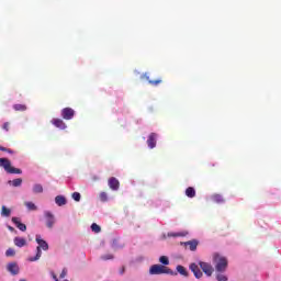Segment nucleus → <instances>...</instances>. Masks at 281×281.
<instances>
[{"label": "nucleus", "mask_w": 281, "mask_h": 281, "mask_svg": "<svg viewBox=\"0 0 281 281\" xmlns=\"http://www.w3.org/2000/svg\"><path fill=\"white\" fill-rule=\"evenodd\" d=\"M10 214H12V211H10V209L2 206L1 207V216H10Z\"/></svg>", "instance_id": "obj_25"}, {"label": "nucleus", "mask_w": 281, "mask_h": 281, "mask_svg": "<svg viewBox=\"0 0 281 281\" xmlns=\"http://www.w3.org/2000/svg\"><path fill=\"white\" fill-rule=\"evenodd\" d=\"M150 276H161L164 273L168 276H177V272L172 271V269L161 266V265H154L149 269Z\"/></svg>", "instance_id": "obj_2"}, {"label": "nucleus", "mask_w": 281, "mask_h": 281, "mask_svg": "<svg viewBox=\"0 0 281 281\" xmlns=\"http://www.w3.org/2000/svg\"><path fill=\"white\" fill-rule=\"evenodd\" d=\"M13 243L15 247H25V245H27V240L23 237H15Z\"/></svg>", "instance_id": "obj_15"}, {"label": "nucleus", "mask_w": 281, "mask_h": 281, "mask_svg": "<svg viewBox=\"0 0 281 281\" xmlns=\"http://www.w3.org/2000/svg\"><path fill=\"white\" fill-rule=\"evenodd\" d=\"M212 200L214 201V203H225V199H223V195L221 194H214L212 196Z\"/></svg>", "instance_id": "obj_22"}, {"label": "nucleus", "mask_w": 281, "mask_h": 281, "mask_svg": "<svg viewBox=\"0 0 281 281\" xmlns=\"http://www.w3.org/2000/svg\"><path fill=\"white\" fill-rule=\"evenodd\" d=\"M216 280L217 281H227V277L225 274H217Z\"/></svg>", "instance_id": "obj_31"}, {"label": "nucleus", "mask_w": 281, "mask_h": 281, "mask_svg": "<svg viewBox=\"0 0 281 281\" xmlns=\"http://www.w3.org/2000/svg\"><path fill=\"white\" fill-rule=\"evenodd\" d=\"M103 260H113V255H108L102 257Z\"/></svg>", "instance_id": "obj_34"}, {"label": "nucleus", "mask_w": 281, "mask_h": 281, "mask_svg": "<svg viewBox=\"0 0 281 281\" xmlns=\"http://www.w3.org/2000/svg\"><path fill=\"white\" fill-rule=\"evenodd\" d=\"M44 216L46 218V227H48V229H53L54 225H56V217L49 211H46Z\"/></svg>", "instance_id": "obj_5"}, {"label": "nucleus", "mask_w": 281, "mask_h": 281, "mask_svg": "<svg viewBox=\"0 0 281 281\" xmlns=\"http://www.w3.org/2000/svg\"><path fill=\"white\" fill-rule=\"evenodd\" d=\"M148 148H155L157 146V133H150L147 138Z\"/></svg>", "instance_id": "obj_12"}, {"label": "nucleus", "mask_w": 281, "mask_h": 281, "mask_svg": "<svg viewBox=\"0 0 281 281\" xmlns=\"http://www.w3.org/2000/svg\"><path fill=\"white\" fill-rule=\"evenodd\" d=\"M50 124H53V126L59 128L60 131H65V128H67V124L61 119H53L50 121Z\"/></svg>", "instance_id": "obj_9"}, {"label": "nucleus", "mask_w": 281, "mask_h": 281, "mask_svg": "<svg viewBox=\"0 0 281 281\" xmlns=\"http://www.w3.org/2000/svg\"><path fill=\"white\" fill-rule=\"evenodd\" d=\"M144 78H146V80H148V82L151 85V87H157V86L161 85V79L150 80V77H148L147 75H144Z\"/></svg>", "instance_id": "obj_20"}, {"label": "nucleus", "mask_w": 281, "mask_h": 281, "mask_svg": "<svg viewBox=\"0 0 281 281\" xmlns=\"http://www.w3.org/2000/svg\"><path fill=\"white\" fill-rule=\"evenodd\" d=\"M72 199H74V201H80V199H81V195H80V193L79 192H74L72 193Z\"/></svg>", "instance_id": "obj_30"}, {"label": "nucleus", "mask_w": 281, "mask_h": 281, "mask_svg": "<svg viewBox=\"0 0 281 281\" xmlns=\"http://www.w3.org/2000/svg\"><path fill=\"white\" fill-rule=\"evenodd\" d=\"M186 196H188L189 199H194V196H196V191L194 190V188L192 187L187 188Z\"/></svg>", "instance_id": "obj_17"}, {"label": "nucleus", "mask_w": 281, "mask_h": 281, "mask_svg": "<svg viewBox=\"0 0 281 281\" xmlns=\"http://www.w3.org/2000/svg\"><path fill=\"white\" fill-rule=\"evenodd\" d=\"M186 247H189L190 251H196V247H199V241L196 239L189 240L184 243Z\"/></svg>", "instance_id": "obj_14"}, {"label": "nucleus", "mask_w": 281, "mask_h": 281, "mask_svg": "<svg viewBox=\"0 0 281 281\" xmlns=\"http://www.w3.org/2000/svg\"><path fill=\"white\" fill-rule=\"evenodd\" d=\"M7 271H9L11 276H19L21 268H19V263L16 262H9L7 265Z\"/></svg>", "instance_id": "obj_7"}, {"label": "nucleus", "mask_w": 281, "mask_h": 281, "mask_svg": "<svg viewBox=\"0 0 281 281\" xmlns=\"http://www.w3.org/2000/svg\"><path fill=\"white\" fill-rule=\"evenodd\" d=\"M199 266L202 269L203 273H205V276H207V278L212 277V273H214V268L212 267L211 263L200 261Z\"/></svg>", "instance_id": "obj_6"}, {"label": "nucleus", "mask_w": 281, "mask_h": 281, "mask_svg": "<svg viewBox=\"0 0 281 281\" xmlns=\"http://www.w3.org/2000/svg\"><path fill=\"white\" fill-rule=\"evenodd\" d=\"M9 232H14V227L8 226Z\"/></svg>", "instance_id": "obj_37"}, {"label": "nucleus", "mask_w": 281, "mask_h": 281, "mask_svg": "<svg viewBox=\"0 0 281 281\" xmlns=\"http://www.w3.org/2000/svg\"><path fill=\"white\" fill-rule=\"evenodd\" d=\"M176 269H177L178 273H180V276H183L184 278H188L189 273H188V270L186 269V267L177 266Z\"/></svg>", "instance_id": "obj_21"}, {"label": "nucleus", "mask_w": 281, "mask_h": 281, "mask_svg": "<svg viewBox=\"0 0 281 281\" xmlns=\"http://www.w3.org/2000/svg\"><path fill=\"white\" fill-rule=\"evenodd\" d=\"M33 192H34L35 194H41V193H43V186H42V184H34V187H33Z\"/></svg>", "instance_id": "obj_23"}, {"label": "nucleus", "mask_w": 281, "mask_h": 281, "mask_svg": "<svg viewBox=\"0 0 281 281\" xmlns=\"http://www.w3.org/2000/svg\"><path fill=\"white\" fill-rule=\"evenodd\" d=\"M99 196H100V201H102L103 203L109 200L106 192H101Z\"/></svg>", "instance_id": "obj_29"}, {"label": "nucleus", "mask_w": 281, "mask_h": 281, "mask_svg": "<svg viewBox=\"0 0 281 281\" xmlns=\"http://www.w3.org/2000/svg\"><path fill=\"white\" fill-rule=\"evenodd\" d=\"M24 205L30 212H36V210H38V206H36L34 202H24Z\"/></svg>", "instance_id": "obj_19"}, {"label": "nucleus", "mask_w": 281, "mask_h": 281, "mask_svg": "<svg viewBox=\"0 0 281 281\" xmlns=\"http://www.w3.org/2000/svg\"><path fill=\"white\" fill-rule=\"evenodd\" d=\"M12 223H14V225L18 227V229H20V232H26L27 231V226L23 223H21V221L19 220V217H12Z\"/></svg>", "instance_id": "obj_13"}, {"label": "nucleus", "mask_w": 281, "mask_h": 281, "mask_svg": "<svg viewBox=\"0 0 281 281\" xmlns=\"http://www.w3.org/2000/svg\"><path fill=\"white\" fill-rule=\"evenodd\" d=\"M189 268L192 271L193 276H195V278L198 280L203 278V272L201 271V269L199 268V266L196 263H191Z\"/></svg>", "instance_id": "obj_10"}, {"label": "nucleus", "mask_w": 281, "mask_h": 281, "mask_svg": "<svg viewBox=\"0 0 281 281\" xmlns=\"http://www.w3.org/2000/svg\"><path fill=\"white\" fill-rule=\"evenodd\" d=\"M0 168H3L9 175H21L23 171L12 167V162L8 158H0Z\"/></svg>", "instance_id": "obj_4"}, {"label": "nucleus", "mask_w": 281, "mask_h": 281, "mask_svg": "<svg viewBox=\"0 0 281 281\" xmlns=\"http://www.w3.org/2000/svg\"><path fill=\"white\" fill-rule=\"evenodd\" d=\"M168 236L176 238L177 236H182V234L169 233Z\"/></svg>", "instance_id": "obj_36"}, {"label": "nucleus", "mask_w": 281, "mask_h": 281, "mask_svg": "<svg viewBox=\"0 0 281 281\" xmlns=\"http://www.w3.org/2000/svg\"><path fill=\"white\" fill-rule=\"evenodd\" d=\"M125 269H126L125 267H122L121 273H124Z\"/></svg>", "instance_id": "obj_38"}, {"label": "nucleus", "mask_w": 281, "mask_h": 281, "mask_svg": "<svg viewBox=\"0 0 281 281\" xmlns=\"http://www.w3.org/2000/svg\"><path fill=\"white\" fill-rule=\"evenodd\" d=\"M213 262L215 265V270L218 272V273H223L224 271L227 270V258L216 254L214 255L213 257Z\"/></svg>", "instance_id": "obj_3"}, {"label": "nucleus", "mask_w": 281, "mask_h": 281, "mask_svg": "<svg viewBox=\"0 0 281 281\" xmlns=\"http://www.w3.org/2000/svg\"><path fill=\"white\" fill-rule=\"evenodd\" d=\"M2 128L3 131H10V122H5L3 125H2Z\"/></svg>", "instance_id": "obj_32"}, {"label": "nucleus", "mask_w": 281, "mask_h": 281, "mask_svg": "<svg viewBox=\"0 0 281 281\" xmlns=\"http://www.w3.org/2000/svg\"><path fill=\"white\" fill-rule=\"evenodd\" d=\"M159 262H161V265H170V260L166 256H161Z\"/></svg>", "instance_id": "obj_28"}, {"label": "nucleus", "mask_w": 281, "mask_h": 281, "mask_svg": "<svg viewBox=\"0 0 281 281\" xmlns=\"http://www.w3.org/2000/svg\"><path fill=\"white\" fill-rule=\"evenodd\" d=\"M67 276V269H64L61 273L59 274V278H65Z\"/></svg>", "instance_id": "obj_35"}, {"label": "nucleus", "mask_w": 281, "mask_h": 281, "mask_svg": "<svg viewBox=\"0 0 281 281\" xmlns=\"http://www.w3.org/2000/svg\"><path fill=\"white\" fill-rule=\"evenodd\" d=\"M5 256L8 258H11L13 256H16V250H14V248H9L7 251H5Z\"/></svg>", "instance_id": "obj_27"}, {"label": "nucleus", "mask_w": 281, "mask_h": 281, "mask_svg": "<svg viewBox=\"0 0 281 281\" xmlns=\"http://www.w3.org/2000/svg\"><path fill=\"white\" fill-rule=\"evenodd\" d=\"M35 240L38 246L36 248L35 257L29 258L30 262H36V260H41V256H43V251H47V249H49V245L47 244V241L42 239L40 235H36ZM41 249H43V251Z\"/></svg>", "instance_id": "obj_1"}, {"label": "nucleus", "mask_w": 281, "mask_h": 281, "mask_svg": "<svg viewBox=\"0 0 281 281\" xmlns=\"http://www.w3.org/2000/svg\"><path fill=\"white\" fill-rule=\"evenodd\" d=\"M55 203L59 205V207H63V205H67V199H65L63 195H57L55 198Z\"/></svg>", "instance_id": "obj_16"}, {"label": "nucleus", "mask_w": 281, "mask_h": 281, "mask_svg": "<svg viewBox=\"0 0 281 281\" xmlns=\"http://www.w3.org/2000/svg\"><path fill=\"white\" fill-rule=\"evenodd\" d=\"M108 186L111 190H120V180H117V178L115 177H111L109 180H108Z\"/></svg>", "instance_id": "obj_11"}, {"label": "nucleus", "mask_w": 281, "mask_h": 281, "mask_svg": "<svg viewBox=\"0 0 281 281\" xmlns=\"http://www.w3.org/2000/svg\"><path fill=\"white\" fill-rule=\"evenodd\" d=\"M14 111H27V106L25 104H14Z\"/></svg>", "instance_id": "obj_24"}, {"label": "nucleus", "mask_w": 281, "mask_h": 281, "mask_svg": "<svg viewBox=\"0 0 281 281\" xmlns=\"http://www.w3.org/2000/svg\"><path fill=\"white\" fill-rule=\"evenodd\" d=\"M0 150H2V153H10V154H12V149H8V148H5L3 146H0Z\"/></svg>", "instance_id": "obj_33"}, {"label": "nucleus", "mask_w": 281, "mask_h": 281, "mask_svg": "<svg viewBox=\"0 0 281 281\" xmlns=\"http://www.w3.org/2000/svg\"><path fill=\"white\" fill-rule=\"evenodd\" d=\"M74 115H76V111L71 108H64L61 110L63 120H74Z\"/></svg>", "instance_id": "obj_8"}, {"label": "nucleus", "mask_w": 281, "mask_h": 281, "mask_svg": "<svg viewBox=\"0 0 281 281\" xmlns=\"http://www.w3.org/2000/svg\"><path fill=\"white\" fill-rule=\"evenodd\" d=\"M8 183H9V186H13V188H19V187H21V183H23V179L16 178L13 181L9 180Z\"/></svg>", "instance_id": "obj_18"}, {"label": "nucleus", "mask_w": 281, "mask_h": 281, "mask_svg": "<svg viewBox=\"0 0 281 281\" xmlns=\"http://www.w3.org/2000/svg\"><path fill=\"white\" fill-rule=\"evenodd\" d=\"M91 229H92V232H94V234H100V232H102V228L100 227V225H98L95 223H93L91 225Z\"/></svg>", "instance_id": "obj_26"}]
</instances>
